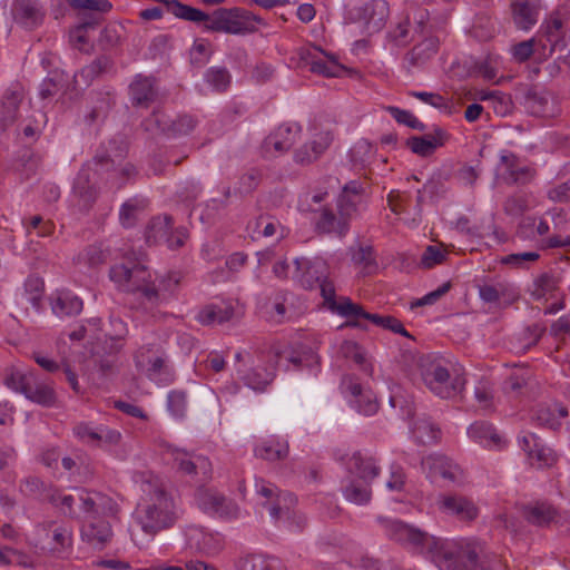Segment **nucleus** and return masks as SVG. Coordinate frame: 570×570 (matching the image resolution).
I'll return each instance as SVG.
<instances>
[{
  "mask_svg": "<svg viewBox=\"0 0 570 570\" xmlns=\"http://www.w3.org/2000/svg\"><path fill=\"white\" fill-rule=\"evenodd\" d=\"M386 535L429 558L440 570H485L481 548L472 541L443 542L420 528L397 519L380 518Z\"/></svg>",
  "mask_w": 570,
  "mask_h": 570,
  "instance_id": "1",
  "label": "nucleus"
},
{
  "mask_svg": "<svg viewBox=\"0 0 570 570\" xmlns=\"http://www.w3.org/2000/svg\"><path fill=\"white\" fill-rule=\"evenodd\" d=\"M146 485L148 498L138 509L137 520L145 533L155 535L174 527L178 514L173 497L161 484L147 482Z\"/></svg>",
  "mask_w": 570,
  "mask_h": 570,
  "instance_id": "2",
  "label": "nucleus"
},
{
  "mask_svg": "<svg viewBox=\"0 0 570 570\" xmlns=\"http://www.w3.org/2000/svg\"><path fill=\"white\" fill-rule=\"evenodd\" d=\"M110 279L127 293L139 294L142 302L150 307L163 302V295L155 286L151 273L140 263H121L110 268Z\"/></svg>",
  "mask_w": 570,
  "mask_h": 570,
  "instance_id": "3",
  "label": "nucleus"
},
{
  "mask_svg": "<svg viewBox=\"0 0 570 570\" xmlns=\"http://www.w3.org/2000/svg\"><path fill=\"white\" fill-rule=\"evenodd\" d=\"M296 278L305 289H321L327 307L336 313L340 302L335 301L334 284L327 279L328 267L322 258H297L295 259Z\"/></svg>",
  "mask_w": 570,
  "mask_h": 570,
  "instance_id": "4",
  "label": "nucleus"
},
{
  "mask_svg": "<svg viewBox=\"0 0 570 570\" xmlns=\"http://www.w3.org/2000/svg\"><path fill=\"white\" fill-rule=\"evenodd\" d=\"M336 313L348 320L346 321L345 326L366 330V325L362 323L363 320H366L375 326L390 330L391 332L401 334L405 337H411L403 324L396 317L368 313L362 305L353 303L348 297L341 298L340 306L336 307Z\"/></svg>",
  "mask_w": 570,
  "mask_h": 570,
  "instance_id": "5",
  "label": "nucleus"
},
{
  "mask_svg": "<svg viewBox=\"0 0 570 570\" xmlns=\"http://www.w3.org/2000/svg\"><path fill=\"white\" fill-rule=\"evenodd\" d=\"M261 19L252 12L235 7L219 8L209 14L205 29L214 32H225L229 35H245L255 30L254 22Z\"/></svg>",
  "mask_w": 570,
  "mask_h": 570,
  "instance_id": "6",
  "label": "nucleus"
},
{
  "mask_svg": "<svg viewBox=\"0 0 570 570\" xmlns=\"http://www.w3.org/2000/svg\"><path fill=\"white\" fill-rule=\"evenodd\" d=\"M420 367L425 385L442 399H450L460 393L464 387V377L455 375L451 379L448 368L438 361L423 358Z\"/></svg>",
  "mask_w": 570,
  "mask_h": 570,
  "instance_id": "7",
  "label": "nucleus"
},
{
  "mask_svg": "<svg viewBox=\"0 0 570 570\" xmlns=\"http://www.w3.org/2000/svg\"><path fill=\"white\" fill-rule=\"evenodd\" d=\"M356 213V203L346 200V197H338L336 208L323 207L320 217L315 223L318 234H333L344 237L350 228V220Z\"/></svg>",
  "mask_w": 570,
  "mask_h": 570,
  "instance_id": "8",
  "label": "nucleus"
},
{
  "mask_svg": "<svg viewBox=\"0 0 570 570\" xmlns=\"http://www.w3.org/2000/svg\"><path fill=\"white\" fill-rule=\"evenodd\" d=\"M38 541L36 548L51 556H60L72 548V531L63 524L55 521L43 522L38 525Z\"/></svg>",
  "mask_w": 570,
  "mask_h": 570,
  "instance_id": "9",
  "label": "nucleus"
},
{
  "mask_svg": "<svg viewBox=\"0 0 570 570\" xmlns=\"http://www.w3.org/2000/svg\"><path fill=\"white\" fill-rule=\"evenodd\" d=\"M145 237L149 245L165 243L168 248L177 249L184 246L188 237V232L184 227L173 230L171 217L164 215L154 217L148 223Z\"/></svg>",
  "mask_w": 570,
  "mask_h": 570,
  "instance_id": "10",
  "label": "nucleus"
},
{
  "mask_svg": "<svg viewBox=\"0 0 570 570\" xmlns=\"http://www.w3.org/2000/svg\"><path fill=\"white\" fill-rule=\"evenodd\" d=\"M126 147L111 140L107 145H102L92 158L91 165L97 175L108 177L111 173L117 171L126 157Z\"/></svg>",
  "mask_w": 570,
  "mask_h": 570,
  "instance_id": "11",
  "label": "nucleus"
},
{
  "mask_svg": "<svg viewBox=\"0 0 570 570\" xmlns=\"http://www.w3.org/2000/svg\"><path fill=\"white\" fill-rule=\"evenodd\" d=\"M114 532L109 521L87 515L81 528V539L92 549L101 551L112 540Z\"/></svg>",
  "mask_w": 570,
  "mask_h": 570,
  "instance_id": "12",
  "label": "nucleus"
},
{
  "mask_svg": "<svg viewBox=\"0 0 570 570\" xmlns=\"http://www.w3.org/2000/svg\"><path fill=\"white\" fill-rule=\"evenodd\" d=\"M299 129V126L281 125L264 139L262 145L264 156L272 157L287 151L295 142Z\"/></svg>",
  "mask_w": 570,
  "mask_h": 570,
  "instance_id": "13",
  "label": "nucleus"
},
{
  "mask_svg": "<svg viewBox=\"0 0 570 570\" xmlns=\"http://www.w3.org/2000/svg\"><path fill=\"white\" fill-rule=\"evenodd\" d=\"M439 508L445 514L464 522L475 520L479 514V509L472 500L458 494L442 495L439 500Z\"/></svg>",
  "mask_w": 570,
  "mask_h": 570,
  "instance_id": "14",
  "label": "nucleus"
},
{
  "mask_svg": "<svg viewBox=\"0 0 570 570\" xmlns=\"http://www.w3.org/2000/svg\"><path fill=\"white\" fill-rule=\"evenodd\" d=\"M135 361L137 366L146 367L149 379L167 373V355L159 346H141L135 355Z\"/></svg>",
  "mask_w": 570,
  "mask_h": 570,
  "instance_id": "15",
  "label": "nucleus"
},
{
  "mask_svg": "<svg viewBox=\"0 0 570 570\" xmlns=\"http://www.w3.org/2000/svg\"><path fill=\"white\" fill-rule=\"evenodd\" d=\"M500 161L504 166L502 179L508 185H527L537 175L534 168L522 166L519 158L512 153L501 155Z\"/></svg>",
  "mask_w": 570,
  "mask_h": 570,
  "instance_id": "16",
  "label": "nucleus"
},
{
  "mask_svg": "<svg viewBox=\"0 0 570 570\" xmlns=\"http://www.w3.org/2000/svg\"><path fill=\"white\" fill-rule=\"evenodd\" d=\"M174 462L179 472L187 475H203V481H206L212 475V463L209 460L202 455H191L185 451L176 450L174 453Z\"/></svg>",
  "mask_w": 570,
  "mask_h": 570,
  "instance_id": "17",
  "label": "nucleus"
},
{
  "mask_svg": "<svg viewBox=\"0 0 570 570\" xmlns=\"http://www.w3.org/2000/svg\"><path fill=\"white\" fill-rule=\"evenodd\" d=\"M129 95L134 107L148 108L158 98L155 79L137 75L129 86Z\"/></svg>",
  "mask_w": 570,
  "mask_h": 570,
  "instance_id": "18",
  "label": "nucleus"
},
{
  "mask_svg": "<svg viewBox=\"0 0 570 570\" xmlns=\"http://www.w3.org/2000/svg\"><path fill=\"white\" fill-rule=\"evenodd\" d=\"M80 500L83 512L89 517H115L119 511L116 501L101 492H87Z\"/></svg>",
  "mask_w": 570,
  "mask_h": 570,
  "instance_id": "19",
  "label": "nucleus"
},
{
  "mask_svg": "<svg viewBox=\"0 0 570 570\" xmlns=\"http://www.w3.org/2000/svg\"><path fill=\"white\" fill-rule=\"evenodd\" d=\"M72 194L80 210L88 212L95 204L98 190L90 178V168H82L73 183Z\"/></svg>",
  "mask_w": 570,
  "mask_h": 570,
  "instance_id": "20",
  "label": "nucleus"
},
{
  "mask_svg": "<svg viewBox=\"0 0 570 570\" xmlns=\"http://www.w3.org/2000/svg\"><path fill=\"white\" fill-rule=\"evenodd\" d=\"M333 141L330 130L318 132L315 138L303 145L294 154V159L299 165H309L317 160Z\"/></svg>",
  "mask_w": 570,
  "mask_h": 570,
  "instance_id": "21",
  "label": "nucleus"
},
{
  "mask_svg": "<svg viewBox=\"0 0 570 570\" xmlns=\"http://www.w3.org/2000/svg\"><path fill=\"white\" fill-rule=\"evenodd\" d=\"M13 20L27 29H33L42 22L43 12L36 0H13Z\"/></svg>",
  "mask_w": 570,
  "mask_h": 570,
  "instance_id": "22",
  "label": "nucleus"
},
{
  "mask_svg": "<svg viewBox=\"0 0 570 570\" xmlns=\"http://www.w3.org/2000/svg\"><path fill=\"white\" fill-rule=\"evenodd\" d=\"M524 105L530 114L539 117H553L557 112L552 96L548 91L538 90L534 87L528 89Z\"/></svg>",
  "mask_w": 570,
  "mask_h": 570,
  "instance_id": "23",
  "label": "nucleus"
},
{
  "mask_svg": "<svg viewBox=\"0 0 570 570\" xmlns=\"http://www.w3.org/2000/svg\"><path fill=\"white\" fill-rule=\"evenodd\" d=\"M422 465L429 466L430 471L451 482H461L463 479L462 469L445 455L434 454L422 459Z\"/></svg>",
  "mask_w": 570,
  "mask_h": 570,
  "instance_id": "24",
  "label": "nucleus"
},
{
  "mask_svg": "<svg viewBox=\"0 0 570 570\" xmlns=\"http://www.w3.org/2000/svg\"><path fill=\"white\" fill-rule=\"evenodd\" d=\"M446 138L445 131L438 127L434 129L433 135L428 134L424 136L410 137L406 140V146L412 153L421 157H428L431 156L438 147L443 146Z\"/></svg>",
  "mask_w": 570,
  "mask_h": 570,
  "instance_id": "25",
  "label": "nucleus"
},
{
  "mask_svg": "<svg viewBox=\"0 0 570 570\" xmlns=\"http://www.w3.org/2000/svg\"><path fill=\"white\" fill-rule=\"evenodd\" d=\"M439 40L429 37L415 45L404 57L409 67H422L436 53Z\"/></svg>",
  "mask_w": 570,
  "mask_h": 570,
  "instance_id": "26",
  "label": "nucleus"
},
{
  "mask_svg": "<svg viewBox=\"0 0 570 570\" xmlns=\"http://www.w3.org/2000/svg\"><path fill=\"white\" fill-rule=\"evenodd\" d=\"M541 4L531 2H513L512 17L515 26L521 30H529L538 22Z\"/></svg>",
  "mask_w": 570,
  "mask_h": 570,
  "instance_id": "27",
  "label": "nucleus"
},
{
  "mask_svg": "<svg viewBox=\"0 0 570 570\" xmlns=\"http://www.w3.org/2000/svg\"><path fill=\"white\" fill-rule=\"evenodd\" d=\"M389 16V4L384 0H374L363 8V19L372 32L381 30Z\"/></svg>",
  "mask_w": 570,
  "mask_h": 570,
  "instance_id": "28",
  "label": "nucleus"
},
{
  "mask_svg": "<svg viewBox=\"0 0 570 570\" xmlns=\"http://www.w3.org/2000/svg\"><path fill=\"white\" fill-rule=\"evenodd\" d=\"M559 288V278L552 273H542L532 282L529 293L534 301L553 297Z\"/></svg>",
  "mask_w": 570,
  "mask_h": 570,
  "instance_id": "29",
  "label": "nucleus"
},
{
  "mask_svg": "<svg viewBox=\"0 0 570 570\" xmlns=\"http://www.w3.org/2000/svg\"><path fill=\"white\" fill-rule=\"evenodd\" d=\"M348 470L351 473H355L364 483H370L380 472L374 460L372 458H363L360 452L354 453L351 458Z\"/></svg>",
  "mask_w": 570,
  "mask_h": 570,
  "instance_id": "30",
  "label": "nucleus"
},
{
  "mask_svg": "<svg viewBox=\"0 0 570 570\" xmlns=\"http://www.w3.org/2000/svg\"><path fill=\"white\" fill-rule=\"evenodd\" d=\"M82 307V301L70 293L58 294L51 303L52 312L59 317L78 315Z\"/></svg>",
  "mask_w": 570,
  "mask_h": 570,
  "instance_id": "31",
  "label": "nucleus"
},
{
  "mask_svg": "<svg viewBox=\"0 0 570 570\" xmlns=\"http://www.w3.org/2000/svg\"><path fill=\"white\" fill-rule=\"evenodd\" d=\"M234 316L233 306L208 305L197 315V321L203 325L223 324Z\"/></svg>",
  "mask_w": 570,
  "mask_h": 570,
  "instance_id": "32",
  "label": "nucleus"
},
{
  "mask_svg": "<svg viewBox=\"0 0 570 570\" xmlns=\"http://www.w3.org/2000/svg\"><path fill=\"white\" fill-rule=\"evenodd\" d=\"M112 67V60L107 56L96 58L90 65L83 67L80 71L75 73L73 80L76 83L81 78L85 85H90L92 80L107 72Z\"/></svg>",
  "mask_w": 570,
  "mask_h": 570,
  "instance_id": "33",
  "label": "nucleus"
},
{
  "mask_svg": "<svg viewBox=\"0 0 570 570\" xmlns=\"http://www.w3.org/2000/svg\"><path fill=\"white\" fill-rule=\"evenodd\" d=\"M22 99L23 90L19 86L7 90L2 101V111H0V119L4 124L14 121Z\"/></svg>",
  "mask_w": 570,
  "mask_h": 570,
  "instance_id": "34",
  "label": "nucleus"
},
{
  "mask_svg": "<svg viewBox=\"0 0 570 570\" xmlns=\"http://www.w3.org/2000/svg\"><path fill=\"white\" fill-rule=\"evenodd\" d=\"M167 11L173 13L176 18L191 21V22H206L209 19V14L196 9L194 7L181 3L179 0H168L166 6Z\"/></svg>",
  "mask_w": 570,
  "mask_h": 570,
  "instance_id": "35",
  "label": "nucleus"
},
{
  "mask_svg": "<svg viewBox=\"0 0 570 570\" xmlns=\"http://www.w3.org/2000/svg\"><path fill=\"white\" fill-rule=\"evenodd\" d=\"M237 568L238 570H286L277 558H265L256 554L239 559Z\"/></svg>",
  "mask_w": 570,
  "mask_h": 570,
  "instance_id": "36",
  "label": "nucleus"
},
{
  "mask_svg": "<svg viewBox=\"0 0 570 570\" xmlns=\"http://www.w3.org/2000/svg\"><path fill=\"white\" fill-rule=\"evenodd\" d=\"M416 443L422 445H431L441 439V430L429 420H419L412 429Z\"/></svg>",
  "mask_w": 570,
  "mask_h": 570,
  "instance_id": "37",
  "label": "nucleus"
},
{
  "mask_svg": "<svg viewBox=\"0 0 570 570\" xmlns=\"http://www.w3.org/2000/svg\"><path fill=\"white\" fill-rule=\"evenodd\" d=\"M468 434L475 442L485 443V445L493 444L499 446L501 443V436L488 422L481 421L471 424L468 429Z\"/></svg>",
  "mask_w": 570,
  "mask_h": 570,
  "instance_id": "38",
  "label": "nucleus"
},
{
  "mask_svg": "<svg viewBox=\"0 0 570 570\" xmlns=\"http://www.w3.org/2000/svg\"><path fill=\"white\" fill-rule=\"evenodd\" d=\"M197 504L206 512H223L226 498L217 491L198 488L195 494Z\"/></svg>",
  "mask_w": 570,
  "mask_h": 570,
  "instance_id": "39",
  "label": "nucleus"
},
{
  "mask_svg": "<svg viewBox=\"0 0 570 570\" xmlns=\"http://www.w3.org/2000/svg\"><path fill=\"white\" fill-rule=\"evenodd\" d=\"M327 58L328 61L318 58L307 60L306 65L309 66V71L328 78L340 77L346 68L338 63L334 56L327 55Z\"/></svg>",
  "mask_w": 570,
  "mask_h": 570,
  "instance_id": "40",
  "label": "nucleus"
},
{
  "mask_svg": "<svg viewBox=\"0 0 570 570\" xmlns=\"http://www.w3.org/2000/svg\"><path fill=\"white\" fill-rule=\"evenodd\" d=\"M148 202L144 198H130L120 208L119 219L124 227H131L136 224L138 215L147 207Z\"/></svg>",
  "mask_w": 570,
  "mask_h": 570,
  "instance_id": "41",
  "label": "nucleus"
},
{
  "mask_svg": "<svg viewBox=\"0 0 570 570\" xmlns=\"http://www.w3.org/2000/svg\"><path fill=\"white\" fill-rule=\"evenodd\" d=\"M287 442H264L255 448V455L267 461H282L288 456Z\"/></svg>",
  "mask_w": 570,
  "mask_h": 570,
  "instance_id": "42",
  "label": "nucleus"
},
{
  "mask_svg": "<svg viewBox=\"0 0 570 570\" xmlns=\"http://www.w3.org/2000/svg\"><path fill=\"white\" fill-rule=\"evenodd\" d=\"M263 178V173L258 168H250L246 173H244L237 183V186L234 189V194L244 198L250 194H253L257 187L259 186Z\"/></svg>",
  "mask_w": 570,
  "mask_h": 570,
  "instance_id": "43",
  "label": "nucleus"
},
{
  "mask_svg": "<svg viewBox=\"0 0 570 570\" xmlns=\"http://www.w3.org/2000/svg\"><path fill=\"white\" fill-rule=\"evenodd\" d=\"M24 396L40 405L51 406L56 402V394L52 387L42 383H35L31 381Z\"/></svg>",
  "mask_w": 570,
  "mask_h": 570,
  "instance_id": "44",
  "label": "nucleus"
},
{
  "mask_svg": "<svg viewBox=\"0 0 570 570\" xmlns=\"http://www.w3.org/2000/svg\"><path fill=\"white\" fill-rule=\"evenodd\" d=\"M109 257V250L101 244H94L86 247L78 256L79 264H86L89 267H97L105 264Z\"/></svg>",
  "mask_w": 570,
  "mask_h": 570,
  "instance_id": "45",
  "label": "nucleus"
},
{
  "mask_svg": "<svg viewBox=\"0 0 570 570\" xmlns=\"http://www.w3.org/2000/svg\"><path fill=\"white\" fill-rule=\"evenodd\" d=\"M352 262L362 268L365 274H371L377 268L372 246H357L351 248Z\"/></svg>",
  "mask_w": 570,
  "mask_h": 570,
  "instance_id": "46",
  "label": "nucleus"
},
{
  "mask_svg": "<svg viewBox=\"0 0 570 570\" xmlns=\"http://www.w3.org/2000/svg\"><path fill=\"white\" fill-rule=\"evenodd\" d=\"M525 519L535 525H546L554 520L556 512L548 504H537L524 509Z\"/></svg>",
  "mask_w": 570,
  "mask_h": 570,
  "instance_id": "47",
  "label": "nucleus"
},
{
  "mask_svg": "<svg viewBox=\"0 0 570 570\" xmlns=\"http://www.w3.org/2000/svg\"><path fill=\"white\" fill-rule=\"evenodd\" d=\"M275 377V365L271 368L259 371L258 367L254 368L245 376V383L255 391H263Z\"/></svg>",
  "mask_w": 570,
  "mask_h": 570,
  "instance_id": "48",
  "label": "nucleus"
},
{
  "mask_svg": "<svg viewBox=\"0 0 570 570\" xmlns=\"http://www.w3.org/2000/svg\"><path fill=\"white\" fill-rule=\"evenodd\" d=\"M340 351L345 358H352L364 372L372 374L373 367L366 362L365 354L357 343L345 341L342 343Z\"/></svg>",
  "mask_w": 570,
  "mask_h": 570,
  "instance_id": "49",
  "label": "nucleus"
},
{
  "mask_svg": "<svg viewBox=\"0 0 570 570\" xmlns=\"http://www.w3.org/2000/svg\"><path fill=\"white\" fill-rule=\"evenodd\" d=\"M531 465L539 469L550 468L557 462L554 451L543 443H539L533 450V456H528Z\"/></svg>",
  "mask_w": 570,
  "mask_h": 570,
  "instance_id": "50",
  "label": "nucleus"
},
{
  "mask_svg": "<svg viewBox=\"0 0 570 570\" xmlns=\"http://www.w3.org/2000/svg\"><path fill=\"white\" fill-rule=\"evenodd\" d=\"M368 483H364L361 480H353L345 488L344 494L346 499L356 504H363L370 501L371 491L367 489Z\"/></svg>",
  "mask_w": 570,
  "mask_h": 570,
  "instance_id": "51",
  "label": "nucleus"
},
{
  "mask_svg": "<svg viewBox=\"0 0 570 570\" xmlns=\"http://www.w3.org/2000/svg\"><path fill=\"white\" fill-rule=\"evenodd\" d=\"M196 127V120L188 115L177 116L175 119H170L169 127L167 129L168 137H178L188 135Z\"/></svg>",
  "mask_w": 570,
  "mask_h": 570,
  "instance_id": "52",
  "label": "nucleus"
},
{
  "mask_svg": "<svg viewBox=\"0 0 570 570\" xmlns=\"http://www.w3.org/2000/svg\"><path fill=\"white\" fill-rule=\"evenodd\" d=\"M20 490L26 495L46 499V494L51 491V487L46 484L40 478L30 475L21 481Z\"/></svg>",
  "mask_w": 570,
  "mask_h": 570,
  "instance_id": "53",
  "label": "nucleus"
},
{
  "mask_svg": "<svg viewBox=\"0 0 570 570\" xmlns=\"http://www.w3.org/2000/svg\"><path fill=\"white\" fill-rule=\"evenodd\" d=\"M124 27L119 23L106 26L99 38V43L104 49L115 48L121 43Z\"/></svg>",
  "mask_w": 570,
  "mask_h": 570,
  "instance_id": "54",
  "label": "nucleus"
},
{
  "mask_svg": "<svg viewBox=\"0 0 570 570\" xmlns=\"http://www.w3.org/2000/svg\"><path fill=\"white\" fill-rule=\"evenodd\" d=\"M508 293V285L504 283L483 284L479 286V295L485 303H497Z\"/></svg>",
  "mask_w": 570,
  "mask_h": 570,
  "instance_id": "55",
  "label": "nucleus"
},
{
  "mask_svg": "<svg viewBox=\"0 0 570 570\" xmlns=\"http://www.w3.org/2000/svg\"><path fill=\"white\" fill-rule=\"evenodd\" d=\"M137 170L134 165L129 163H122L117 167V171L111 173L106 180L115 186L117 189L121 188L127 180L136 176Z\"/></svg>",
  "mask_w": 570,
  "mask_h": 570,
  "instance_id": "56",
  "label": "nucleus"
},
{
  "mask_svg": "<svg viewBox=\"0 0 570 570\" xmlns=\"http://www.w3.org/2000/svg\"><path fill=\"white\" fill-rule=\"evenodd\" d=\"M170 118L161 110H155L148 118L142 121L146 131L158 130L167 136L166 127H169Z\"/></svg>",
  "mask_w": 570,
  "mask_h": 570,
  "instance_id": "57",
  "label": "nucleus"
},
{
  "mask_svg": "<svg viewBox=\"0 0 570 570\" xmlns=\"http://www.w3.org/2000/svg\"><path fill=\"white\" fill-rule=\"evenodd\" d=\"M206 79L217 91H224L230 83V75L226 68H210Z\"/></svg>",
  "mask_w": 570,
  "mask_h": 570,
  "instance_id": "58",
  "label": "nucleus"
},
{
  "mask_svg": "<svg viewBox=\"0 0 570 570\" xmlns=\"http://www.w3.org/2000/svg\"><path fill=\"white\" fill-rule=\"evenodd\" d=\"M389 111L399 124H403L420 131L425 129V125L407 110H403L397 107H389Z\"/></svg>",
  "mask_w": 570,
  "mask_h": 570,
  "instance_id": "59",
  "label": "nucleus"
},
{
  "mask_svg": "<svg viewBox=\"0 0 570 570\" xmlns=\"http://www.w3.org/2000/svg\"><path fill=\"white\" fill-rule=\"evenodd\" d=\"M279 226V222L274 217L269 215H261L255 220L254 232L263 235L264 237H273L276 235V230Z\"/></svg>",
  "mask_w": 570,
  "mask_h": 570,
  "instance_id": "60",
  "label": "nucleus"
},
{
  "mask_svg": "<svg viewBox=\"0 0 570 570\" xmlns=\"http://www.w3.org/2000/svg\"><path fill=\"white\" fill-rule=\"evenodd\" d=\"M97 21L88 20L78 24L70 33V39L76 48L79 50L83 49V46L88 43L87 31L97 26Z\"/></svg>",
  "mask_w": 570,
  "mask_h": 570,
  "instance_id": "61",
  "label": "nucleus"
},
{
  "mask_svg": "<svg viewBox=\"0 0 570 570\" xmlns=\"http://www.w3.org/2000/svg\"><path fill=\"white\" fill-rule=\"evenodd\" d=\"M528 209V202L522 196H510L503 204V210L507 215L513 217H520Z\"/></svg>",
  "mask_w": 570,
  "mask_h": 570,
  "instance_id": "62",
  "label": "nucleus"
},
{
  "mask_svg": "<svg viewBox=\"0 0 570 570\" xmlns=\"http://www.w3.org/2000/svg\"><path fill=\"white\" fill-rule=\"evenodd\" d=\"M445 257V252L441 250L438 246L430 245L425 248L421 257V265L425 268H432L433 266L443 263Z\"/></svg>",
  "mask_w": 570,
  "mask_h": 570,
  "instance_id": "63",
  "label": "nucleus"
},
{
  "mask_svg": "<svg viewBox=\"0 0 570 570\" xmlns=\"http://www.w3.org/2000/svg\"><path fill=\"white\" fill-rule=\"evenodd\" d=\"M562 21L558 17H552L550 21L544 26V36L551 43V50L562 39Z\"/></svg>",
  "mask_w": 570,
  "mask_h": 570,
  "instance_id": "64",
  "label": "nucleus"
}]
</instances>
